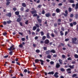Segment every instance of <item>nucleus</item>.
Instances as JSON below:
<instances>
[{
    "instance_id": "1",
    "label": "nucleus",
    "mask_w": 78,
    "mask_h": 78,
    "mask_svg": "<svg viewBox=\"0 0 78 78\" xmlns=\"http://www.w3.org/2000/svg\"><path fill=\"white\" fill-rule=\"evenodd\" d=\"M8 49L9 50V51H10L9 52V55H12V53H13V51H12L16 49V48H14V45L12 44L11 46L9 48H8Z\"/></svg>"
},
{
    "instance_id": "2",
    "label": "nucleus",
    "mask_w": 78,
    "mask_h": 78,
    "mask_svg": "<svg viewBox=\"0 0 78 78\" xmlns=\"http://www.w3.org/2000/svg\"><path fill=\"white\" fill-rule=\"evenodd\" d=\"M39 61L40 62H41V65H44V61L42 60H39L38 59H36L35 60V62L36 63H37V62H39Z\"/></svg>"
},
{
    "instance_id": "3",
    "label": "nucleus",
    "mask_w": 78,
    "mask_h": 78,
    "mask_svg": "<svg viewBox=\"0 0 78 78\" xmlns=\"http://www.w3.org/2000/svg\"><path fill=\"white\" fill-rule=\"evenodd\" d=\"M35 26L33 27V30L34 31H35L36 29H37V28H39V25L37 24H35Z\"/></svg>"
},
{
    "instance_id": "4",
    "label": "nucleus",
    "mask_w": 78,
    "mask_h": 78,
    "mask_svg": "<svg viewBox=\"0 0 78 78\" xmlns=\"http://www.w3.org/2000/svg\"><path fill=\"white\" fill-rule=\"evenodd\" d=\"M77 41V38H72V43H73L75 44H76V42H75V41Z\"/></svg>"
},
{
    "instance_id": "5",
    "label": "nucleus",
    "mask_w": 78,
    "mask_h": 78,
    "mask_svg": "<svg viewBox=\"0 0 78 78\" xmlns=\"http://www.w3.org/2000/svg\"><path fill=\"white\" fill-rule=\"evenodd\" d=\"M45 16L46 17H50V16H51V14L49 13L48 12L45 14Z\"/></svg>"
},
{
    "instance_id": "6",
    "label": "nucleus",
    "mask_w": 78,
    "mask_h": 78,
    "mask_svg": "<svg viewBox=\"0 0 78 78\" xmlns=\"http://www.w3.org/2000/svg\"><path fill=\"white\" fill-rule=\"evenodd\" d=\"M57 75H58V72H56L54 74V76L55 78H58V77H59V76Z\"/></svg>"
},
{
    "instance_id": "7",
    "label": "nucleus",
    "mask_w": 78,
    "mask_h": 78,
    "mask_svg": "<svg viewBox=\"0 0 78 78\" xmlns=\"http://www.w3.org/2000/svg\"><path fill=\"white\" fill-rule=\"evenodd\" d=\"M5 16L9 17H11V12L8 13V14H6Z\"/></svg>"
},
{
    "instance_id": "8",
    "label": "nucleus",
    "mask_w": 78,
    "mask_h": 78,
    "mask_svg": "<svg viewBox=\"0 0 78 78\" xmlns=\"http://www.w3.org/2000/svg\"><path fill=\"white\" fill-rule=\"evenodd\" d=\"M45 44H49V40L48 39H46L44 41Z\"/></svg>"
},
{
    "instance_id": "9",
    "label": "nucleus",
    "mask_w": 78,
    "mask_h": 78,
    "mask_svg": "<svg viewBox=\"0 0 78 78\" xmlns=\"http://www.w3.org/2000/svg\"><path fill=\"white\" fill-rule=\"evenodd\" d=\"M68 67L70 68V69H74V67H75V65H73L72 66L71 65H69L68 66Z\"/></svg>"
},
{
    "instance_id": "10",
    "label": "nucleus",
    "mask_w": 78,
    "mask_h": 78,
    "mask_svg": "<svg viewBox=\"0 0 78 78\" xmlns=\"http://www.w3.org/2000/svg\"><path fill=\"white\" fill-rule=\"evenodd\" d=\"M30 12L32 14H35V13H37V11H36V10L31 11Z\"/></svg>"
},
{
    "instance_id": "11",
    "label": "nucleus",
    "mask_w": 78,
    "mask_h": 78,
    "mask_svg": "<svg viewBox=\"0 0 78 78\" xmlns=\"http://www.w3.org/2000/svg\"><path fill=\"white\" fill-rule=\"evenodd\" d=\"M69 1V3H75V1L73 0H68Z\"/></svg>"
},
{
    "instance_id": "12",
    "label": "nucleus",
    "mask_w": 78,
    "mask_h": 78,
    "mask_svg": "<svg viewBox=\"0 0 78 78\" xmlns=\"http://www.w3.org/2000/svg\"><path fill=\"white\" fill-rule=\"evenodd\" d=\"M37 20L38 23H42V20L41 19H39L38 20Z\"/></svg>"
},
{
    "instance_id": "13",
    "label": "nucleus",
    "mask_w": 78,
    "mask_h": 78,
    "mask_svg": "<svg viewBox=\"0 0 78 78\" xmlns=\"http://www.w3.org/2000/svg\"><path fill=\"white\" fill-rule=\"evenodd\" d=\"M59 67H60V65H59V63H57L56 65V68H59Z\"/></svg>"
},
{
    "instance_id": "14",
    "label": "nucleus",
    "mask_w": 78,
    "mask_h": 78,
    "mask_svg": "<svg viewBox=\"0 0 78 78\" xmlns=\"http://www.w3.org/2000/svg\"><path fill=\"white\" fill-rule=\"evenodd\" d=\"M58 62H59V64L61 65L62 64V60L59 59L58 60Z\"/></svg>"
},
{
    "instance_id": "15",
    "label": "nucleus",
    "mask_w": 78,
    "mask_h": 78,
    "mask_svg": "<svg viewBox=\"0 0 78 78\" xmlns=\"http://www.w3.org/2000/svg\"><path fill=\"white\" fill-rule=\"evenodd\" d=\"M49 33H47L46 35L47 36V37L48 38V39H50V35H49Z\"/></svg>"
},
{
    "instance_id": "16",
    "label": "nucleus",
    "mask_w": 78,
    "mask_h": 78,
    "mask_svg": "<svg viewBox=\"0 0 78 78\" xmlns=\"http://www.w3.org/2000/svg\"><path fill=\"white\" fill-rule=\"evenodd\" d=\"M48 75H53L54 74V72L51 71V72H49L48 73Z\"/></svg>"
},
{
    "instance_id": "17",
    "label": "nucleus",
    "mask_w": 78,
    "mask_h": 78,
    "mask_svg": "<svg viewBox=\"0 0 78 78\" xmlns=\"http://www.w3.org/2000/svg\"><path fill=\"white\" fill-rule=\"evenodd\" d=\"M56 12L57 13H59V12H60V9H59L58 8H57L56 9Z\"/></svg>"
},
{
    "instance_id": "18",
    "label": "nucleus",
    "mask_w": 78,
    "mask_h": 78,
    "mask_svg": "<svg viewBox=\"0 0 78 78\" xmlns=\"http://www.w3.org/2000/svg\"><path fill=\"white\" fill-rule=\"evenodd\" d=\"M19 14H20V12L19 11H16L15 12V14L16 16H19Z\"/></svg>"
},
{
    "instance_id": "19",
    "label": "nucleus",
    "mask_w": 78,
    "mask_h": 78,
    "mask_svg": "<svg viewBox=\"0 0 78 78\" xmlns=\"http://www.w3.org/2000/svg\"><path fill=\"white\" fill-rule=\"evenodd\" d=\"M46 54L47 55H49L50 53H51L50 52V50H49L48 51H46L45 52Z\"/></svg>"
},
{
    "instance_id": "20",
    "label": "nucleus",
    "mask_w": 78,
    "mask_h": 78,
    "mask_svg": "<svg viewBox=\"0 0 78 78\" xmlns=\"http://www.w3.org/2000/svg\"><path fill=\"white\" fill-rule=\"evenodd\" d=\"M16 21L17 22H20L21 21V19H20V18H18L17 19Z\"/></svg>"
},
{
    "instance_id": "21",
    "label": "nucleus",
    "mask_w": 78,
    "mask_h": 78,
    "mask_svg": "<svg viewBox=\"0 0 78 78\" xmlns=\"http://www.w3.org/2000/svg\"><path fill=\"white\" fill-rule=\"evenodd\" d=\"M51 53H55V52L56 51H55V50L54 49H52L50 51Z\"/></svg>"
},
{
    "instance_id": "22",
    "label": "nucleus",
    "mask_w": 78,
    "mask_h": 78,
    "mask_svg": "<svg viewBox=\"0 0 78 78\" xmlns=\"http://www.w3.org/2000/svg\"><path fill=\"white\" fill-rule=\"evenodd\" d=\"M2 23L4 25H7V22L5 21H4V22H2Z\"/></svg>"
},
{
    "instance_id": "23",
    "label": "nucleus",
    "mask_w": 78,
    "mask_h": 78,
    "mask_svg": "<svg viewBox=\"0 0 78 78\" xmlns=\"http://www.w3.org/2000/svg\"><path fill=\"white\" fill-rule=\"evenodd\" d=\"M75 9H78V3H77L76 4Z\"/></svg>"
},
{
    "instance_id": "24",
    "label": "nucleus",
    "mask_w": 78,
    "mask_h": 78,
    "mask_svg": "<svg viewBox=\"0 0 78 78\" xmlns=\"http://www.w3.org/2000/svg\"><path fill=\"white\" fill-rule=\"evenodd\" d=\"M72 11V8L70 7H69L68 9V11L69 12H71V11Z\"/></svg>"
},
{
    "instance_id": "25",
    "label": "nucleus",
    "mask_w": 78,
    "mask_h": 78,
    "mask_svg": "<svg viewBox=\"0 0 78 78\" xmlns=\"http://www.w3.org/2000/svg\"><path fill=\"white\" fill-rule=\"evenodd\" d=\"M22 6H23V7H26L27 6V5L25 4V3H23L22 4Z\"/></svg>"
},
{
    "instance_id": "26",
    "label": "nucleus",
    "mask_w": 78,
    "mask_h": 78,
    "mask_svg": "<svg viewBox=\"0 0 78 78\" xmlns=\"http://www.w3.org/2000/svg\"><path fill=\"white\" fill-rule=\"evenodd\" d=\"M60 33L61 36H63V35H64V33H63V32L62 31H61L60 32Z\"/></svg>"
},
{
    "instance_id": "27",
    "label": "nucleus",
    "mask_w": 78,
    "mask_h": 78,
    "mask_svg": "<svg viewBox=\"0 0 78 78\" xmlns=\"http://www.w3.org/2000/svg\"><path fill=\"white\" fill-rule=\"evenodd\" d=\"M45 39H46V36H44L42 38V40L43 41H44V40H45Z\"/></svg>"
},
{
    "instance_id": "28",
    "label": "nucleus",
    "mask_w": 78,
    "mask_h": 78,
    "mask_svg": "<svg viewBox=\"0 0 78 78\" xmlns=\"http://www.w3.org/2000/svg\"><path fill=\"white\" fill-rule=\"evenodd\" d=\"M11 22H12V21L10 20L7 21V23L8 24H9Z\"/></svg>"
},
{
    "instance_id": "29",
    "label": "nucleus",
    "mask_w": 78,
    "mask_h": 78,
    "mask_svg": "<svg viewBox=\"0 0 78 78\" xmlns=\"http://www.w3.org/2000/svg\"><path fill=\"white\" fill-rule=\"evenodd\" d=\"M40 33L41 36H44V33L42 31L40 32Z\"/></svg>"
},
{
    "instance_id": "30",
    "label": "nucleus",
    "mask_w": 78,
    "mask_h": 78,
    "mask_svg": "<svg viewBox=\"0 0 78 78\" xmlns=\"http://www.w3.org/2000/svg\"><path fill=\"white\" fill-rule=\"evenodd\" d=\"M60 70L61 72H65V69L63 68L60 69Z\"/></svg>"
},
{
    "instance_id": "31",
    "label": "nucleus",
    "mask_w": 78,
    "mask_h": 78,
    "mask_svg": "<svg viewBox=\"0 0 78 78\" xmlns=\"http://www.w3.org/2000/svg\"><path fill=\"white\" fill-rule=\"evenodd\" d=\"M3 36H6V35H7V32H5L3 33Z\"/></svg>"
},
{
    "instance_id": "32",
    "label": "nucleus",
    "mask_w": 78,
    "mask_h": 78,
    "mask_svg": "<svg viewBox=\"0 0 78 78\" xmlns=\"http://www.w3.org/2000/svg\"><path fill=\"white\" fill-rule=\"evenodd\" d=\"M74 56L75 58H78V55L77 54H75Z\"/></svg>"
},
{
    "instance_id": "33",
    "label": "nucleus",
    "mask_w": 78,
    "mask_h": 78,
    "mask_svg": "<svg viewBox=\"0 0 78 78\" xmlns=\"http://www.w3.org/2000/svg\"><path fill=\"white\" fill-rule=\"evenodd\" d=\"M75 17L76 19H78V14H76L75 16Z\"/></svg>"
},
{
    "instance_id": "34",
    "label": "nucleus",
    "mask_w": 78,
    "mask_h": 78,
    "mask_svg": "<svg viewBox=\"0 0 78 78\" xmlns=\"http://www.w3.org/2000/svg\"><path fill=\"white\" fill-rule=\"evenodd\" d=\"M36 53H40V50L39 49H37L36 50Z\"/></svg>"
},
{
    "instance_id": "35",
    "label": "nucleus",
    "mask_w": 78,
    "mask_h": 78,
    "mask_svg": "<svg viewBox=\"0 0 78 78\" xmlns=\"http://www.w3.org/2000/svg\"><path fill=\"white\" fill-rule=\"evenodd\" d=\"M9 4H10V2H7L6 3V5L7 6H9Z\"/></svg>"
},
{
    "instance_id": "36",
    "label": "nucleus",
    "mask_w": 78,
    "mask_h": 78,
    "mask_svg": "<svg viewBox=\"0 0 78 78\" xmlns=\"http://www.w3.org/2000/svg\"><path fill=\"white\" fill-rule=\"evenodd\" d=\"M77 76L76 74H74L73 75L72 77H73V78H74V77H75V76Z\"/></svg>"
},
{
    "instance_id": "37",
    "label": "nucleus",
    "mask_w": 78,
    "mask_h": 78,
    "mask_svg": "<svg viewBox=\"0 0 78 78\" xmlns=\"http://www.w3.org/2000/svg\"><path fill=\"white\" fill-rule=\"evenodd\" d=\"M67 72H68V71H71V69L68 68L66 69Z\"/></svg>"
},
{
    "instance_id": "38",
    "label": "nucleus",
    "mask_w": 78,
    "mask_h": 78,
    "mask_svg": "<svg viewBox=\"0 0 78 78\" xmlns=\"http://www.w3.org/2000/svg\"><path fill=\"white\" fill-rule=\"evenodd\" d=\"M47 57L48 58V59H50L51 58V56L50 55H47Z\"/></svg>"
},
{
    "instance_id": "39",
    "label": "nucleus",
    "mask_w": 78,
    "mask_h": 78,
    "mask_svg": "<svg viewBox=\"0 0 78 78\" xmlns=\"http://www.w3.org/2000/svg\"><path fill=\"white\" fill-rule=\"evenodd\" d=\"M19 47H20V48H22V47H23V44H20L19 45Z\"/></svg>"
},
{
    "instance_id": "40",
    "label": "nucleus",
    "mask_w": 78,
    "mask_h": 78,
    "mask_svg": "<svg viewBox=\"0 0 78 78\" xmlns=\"http://www.w3.org/2000/svg\"><path fill=\"white\" fill-rule=\"evenodd\" d=\"M61 30L62 31H64L65 29H64V28L63 27H62L61 28Z\"/></svg>"
},
{
    "instance_id": "41",
    "label": "nucleus",
    "mask_w": 78,
    "mask_h": 78,
    "mask_svg": "<svg viewBox=\"0 0 78 78\" xmlns=\"http://www.w3.org/2000/svg\"><path fill=\"white\" fill-rule=\"evenodd\" d=\"M42 7V5H39L38 6H37V8H41Z\"/></svg>"
},
{
    "instance_id": "42",
    "label": "nucleus",
    "mask_w": 78,
    "mask_h": 78,
    "mask_svg": "<svg viewBox=\"0 0 78 78\" xmlns=\"http://www.w3.org/2000/svg\"><path fill=\"white\" fill-rule=\"evenodd\" d=\"M25 24H26V25L28 24V20H27L25 22Z\"/></svg>"
},
{
    "instance_id": "43",
    "label": "nucleus",
    "mask_w": 78,
    "mask_h": 78,
    "mask_svg": "<svg viewBox=\"0 0 78 78\" xmlns=\"http://www.w3.org/2000/svg\"><path fill=\"white\" fill-rule=\"evenodd\" d=\"M36 31H37V32H39V31H40V29L38 28L37 29Z\"/></svg>"
},
{
    "instance_id": "44",
    "label": "nucleus",
    "mask_w": 78,
    "mask_h": 78,
    "mask_svg": "<svg viewBox=\"0 0 78 78\" xmlns=\"http://www.w3.org/2000/svg\"><path fill=\"white\" fill-rule=\"evenodd\" d=\"M69 38L65 39V41H66V42H67V41H69Z\"/></svg>"
},
{
    "instance_id": "45",
    "label": "nucleus",
    "mask_w": 78,
    "mask_h": 78,
    "mask_svg": "<svg viewBox=\"0 0 78 78\" xmlns=\"http://www.w3.org/2000/svg\"><path fill=\"white\" fill-rule=\"evenodd\" d=\"M58 22H59V23L61 22V19H58Z\"/></svg>"
},
{
    "instance_id": "46",
    "label": "nucleus",
    "mask_w": 78,
    "mask_h": 78,
    "mask_svg": "<svg viewBox=\"0 0 78 78\" xmlns=\"http://www.w3.org/2000/svg\"><path fill=\"white\" fill-rule=\"evenodd\" d=\"M9 56V55H5V56L3 57V58H8V57Z\"/></svg>"
},
{
    "instance_id": "47",
    "label": "nucleus",
    "mask_w": 78,
    "mask_h": 78,
    "mask_svg": "<svg viewBox=\"0 0 78 78\" xmlns=\"http://www.w3.org/2000/svg\"><path fill=\"white\" fill-rule=\"evenodd\" d=\"M20 10L21 11H23V10H24V8H23V7H22L20 9Z\"/></svg>"
},
{
    "instance_id": "48",
    "label": "nucleus",
    "mask_w": 78,
    "mask_h": 78,
    "mask_svg": "<svg viewBox=\"0 0 78 78\" xmlns=\"http://www.w3.org/2000/svg\"><path fill=\"white\" fill-rule=\"evenodd\" d=\"M13 10L14 11H16V10H17V8H16L15 7L13 8Z\"/></svg>"
},
{
    "instance_id": "49",
    "label": "nucleus",
    "mask_w": 78,
    "mask_h": 78,
    "mask_svg": "<svg viewBox=\"0 0 78 78\" xmlns=\"http://www.w3.org/2000/svg\"><path fill=\"white\" fill-rule=\"evenodd\" d=\"M29 11H30V9H27L25 11L26 12H29Z\"/></svg>"
},
{
    "instance_id": "50",
    "label": "nucleus",
    "mask_w": 78,
    "mask_h": 78,
    "mask_svg": "<svg viewBox=\"0 0 78 78\" xmlns=\"http://www.w3.org/2000/svg\"><path fill=\"white\" fill-rule=\"evenodd\" d=\"M43 49L44 50L46 51L47 49V47H43Z\"/></svg>"
},
{
    "instance_id": "51",
    "label": "nucleus",
    "mask_w": 78,
    "mask_h": 78,
    "mask_svg": "<svg viewBox=\"0 0 78 78\" xmlns=\"http://www.w3.org/2000/svg\"><path fill=\"white\" fill-rule=\"evenodd\" d=\"M21 40L22 41H25V38H22L21 39Z\"/></svg>"
},
{
    "instance_id": "52",
    "label": "nucleus",
    "mask_w": 78,
    "mask_h": 78,
    "mask_svg": "<svg viewBox=\"0 0 78 78\" xmlns=\"http://www.w3.org/2000/svg\"><path fill=\"white\" fill-rule=\"evenodd\" d=\"M62 58H65L66 57V55H62Z\"/></svg>"
},
{
    "instance_id": "53",
    "label": "nucleus",
    "mask_w": 78,
    "mask_h": 78,
    "mask_svg": "<svg viewBox=\"0 0 78 78\" xmlns=\"http://www.w3.org/2000/svg\"><path fill=\"white\" fill-rule=\"evenodd\" d=\"M40 17V16H39V15L37 16V20H38V19H39Z\"/></svg>"
},
{
    "instance_id": "54",
    "label": "nucleus",
    "mask_w": 78,
    "mask_h": 78,
    "mask_svg": "<svg viewBox=\"0 0 78 78\" xmlns=\"http://www.w3.org/2000/svg\"><path fill=\"white\" fill-rule=\"evenodd\" d=\"M27 71H28V70L27 69H24V73H27Z\"/></svg>"
},
{
    "instance_id": "55",
    "label": "nucleus",
    "mask_w": 78,
    "mask_h": 78,
    "mask_svg": "<svg viewBox=\"0 0 78 78\" xmlns=\"http://www.w3.org/2000/svg\"><path fill=\"white\" fill-rule=\"evenodd\" d=\"M76 24H77L76 22H73V24L74 25H76Z\"/></svg>"
},
{
    "instance_id": "56",
    "label": "nucleus",
    "mask_w": 78,
    "mask_h": 78,
    "mask_svg": "<svg viewBox=\"0 0 78 78\" xmlns=\"http://www.w3.org/2000/svg\"><path fill=\"white\" fill-rule=\"evenodd\" d=\"M45 11L44 10H43L42 11V14H45Z\"/></svg>"
},
{
    "instance_id": "57",
    "label": "nucleus",
    "mask_w": 78,
    "mask_h": 78,
    "mask_svg": "<svg viewBox=\"0 0 78 78\" xmlns=\"http://www.w3.org/2000/svg\"><path fill=\"white\" fill-rule=\"evenodd\" d=\"M20 25L21 26V27H22L23 26V24H22V22H20L19 23Z\"/></svg>"
},
{
    "instance_id": "58",
    "label": "nucleus",
    "mask_w": 78,
    "mask_h": 78,
    "mask_svg": "<svg viewBox=\"0 0 78 78\" xmlns=\"http://www.w3.org/2000/svg\"><path fill=\"white\" fill-rule=\"evenodd\" d=\"M50 64H51V65H53V64H54V62H53V61H51L50 62Z\"/></svg>"
},
{
    "instance_id": "59",
    "label": "nucleus",
    "mask_w": 78,
    "mask_h": 78,
    "mask_svg": "<svg viewBox=\"0 0 78 78\" xmlns=\"http://www.w3.org/2000/svg\"><path fill=\"white\" fill-rule=\"evenodd\" d=\"M68 14L64 13L63 14V15H64V16L65 17H67V15Z\"/></svg>"
},
{
    "instance_id": "60",
    "label": "nucleus",
    "mask_w": 78,
    "mask_h": 78,
    "mask_svg": "<svg viewBox=\"0 0 78 78\" xmlns=\"http://www.w3.org/2000/svg\"><path fill=\"white\" fill-rule=\"evenodd\" d=\"M73 17V14H71L70 15V17Z\"/></svg>"
},
{
    "instance_id": "61",
    "label": "nucleus",
    "mask_w": 78,
    "mask_h": 78,
    "mask_svg": "<svg viewBox=\"0 0 78 78\" xmlns=\"http://www.w3.org/2000/svg\"><path fill=\"white\" fill-rule=\"evenodd\" d=\"M67 60H68V61H69V60H72V59H71V57H69L68 58Z\"/></svg>"
},
{
    "instance_id": "62",
    "label": "nucleus",
    "mask_w": 78,
    "mask_h": 78,
    "mask_svg": "<svg viewBox=\"0 0 78 78\" xmlns=\"http://www.w3.org/2000/svg\"><path fill=\"white\" fill-rule=\"evenodd\" d=\"M52 16H53L54 17V16H56V13H52Z\"/></svg>"
},
{
    "instance_id": "63",
    "label": "nucleus",
    "mask_w": 78,
    "mask_h": 78,
    "mask_svg": "<svg viewBox=\"0 0 78 78\" xmlns=\"http://www.w3.org/2000/svg\"><path fill=\"white\" fill-rule=\"evenodd\" d=\"M16 64L17 65H18L19 66H20V64L19 63V62H16Z\"/></svg>"
},
{
    "instance_id": "64",
    "label": "nucleus",
    "mask_w": 78,
    "mask_h": 78,
    "mask_svg": "<svg viewBox=\"0 0 78 78\" xmlns=\"http://www.w3.org/2000/svg\"><path fill=\"white\" fill-rule=\"evenodd\" d=\"M51 36L54 37H55V35H54L53 34H51Z\"/></svg>"
}]
</instances>
